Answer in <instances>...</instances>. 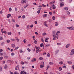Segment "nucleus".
<instances>
[{"mask_svg":"<svg viewBox=\"0 0 74 74\" xmlns=\"http://www.w3.org/2000/svg\"><path fill=\"white\" fill-rule=\"evenodd\" d=\"M74 54V49H73L71 50V52L70 53V55L71 56Z\"/></svg>","mask_w":74,"mask_h":74,"instance_id":"f257e3e1","label":"nucleus"},{"mask_svg":"<svg viewBox=\"0 0 74 74\" xmlns=\"http://www.w3.org/2000/svg\"><path fill=\"white\" fill-rule=\"evenodd\" d=\"M36 58H34L31 61V62H35V61H36Z\"/></svg>","mask_w":74,"mask_h":74,"instance_id":"f03ea898","label":"nucleus"},{"mask_svg":"<svg viewBox=\"0 0 74 74\" xmlns=\"http://www.w3.org/2000/svg\"><path fill=\"white\" fill-rule=\"evenodd\" d=\"M27 74V73L26 72H24L23 71H21L20 73V74Z\"/></svg>","mask_w":74,"mask_h":74,"instance_id":"7ed1b4c3","label":"nucleus"},{"mask_svg":"<svg viewBox=\"0 0 74 74\" xmlns=\"http://www.w3.org/2000/svg\"><path fill=\"white\" fill-rule=\"evenodd\" d=\"M64 3L63 2H62L60 3V7H63L64 6Z\"/></svg>","mask_w":74,"mask_h":74,"instance_id":"20e7f679","label":"nucleus"},{"mask_svg":"<svg viewBox=\"0 0 74 74\" xmlns=\"http://www.w3.org/2000/svg\"><path fill=\"white\" fill-rule=\"evenodd\" d=\"M59 50H57L55 52V55H57L58 53V52H59Z\"/></svg>","mask_w":74,"mask_h":74,"instance_id":"39448f33","label":"nucleus"},{"mask_svg":"<svg viewBox=\"0 0 74 74\" xmlns=\"http://www.w3.org/2000/svg\"><path fill=\"white\" fill-rule=\"evenodd\" d=\"M15 69L16 70H19V66H16L15 67Z\"/></svg>","mask_w":74,"mask_h":74,"instance_id":"423d86ee","label":"nucleus"},{"mask_svg":"<svg viewBox=\"0 0 74 74\" xmlns=\"http://www.w3.org/2000/svg\"><path fill=\"white\" fill-rule=\"evenodd\" d=\"M70 44H67L65 46L66 48H68V47H70Z\"/></svg>","mask_w":74,"mask_h":74,"instance_id":"0eeeda50","label":"nucleus"},{"mask_svg":"<svg viewBox=\"0 0 74 74\" xmlns=\"http://www.w3.org/2000/svg\"><path fill=\"white\" fill-rule=\"evenodd\" d=\"M64 10H66V11H68L69 10V8L67 7H65L64 8Z\"/></svg>","mask_w":74,"mask_h":74,"instance_id":"6e6552de","label":"nucleus"},{"mask_svg":"<svg viewBox=\"0 0 74 74\" xmlns=\"http://www.w3.org/2000/svg\"><path fill=\"white\" fill-rule=\"evenodd\" d=\"M53 9H55L56 8V6H55V5H53Z\"/></svg>","mask_w":74,"mask_h":74,"instance_id":"1a4fd4ad","label":"nucleus"},{"mask_svg":"<svg viewBox=\"0 0 74 74\" xmlns=\"http://www.w3.org/2000/svg\"><path fill=\"white\" fill-rule=\"evenodd\" d=\"M55 1H53L50 2L49 3L50 4H54V3H55Z\"/></svg>","mask_w":74,"mask_h":74,"instance_id":"9d476101","label":"nucleus"},{"mask_svg":"<svg viewBox=\"0 0 74 74\" xmlns=\"http://www.w3.org/2000/svg\"><path fill=\"white\" fill-rule=\"evenodd\" d=\"M26 0L23 1H21L22 3H23V4H24V3H26Z\"/></svg>","mask_w":74,"mask_h":74,"instance_id":"9b49d317","label":"nucleus"},{"mask_svg":"<svg viewBox=\"0 0 74 74\" xmlns=\"http://www.w3.org/2000/svg\"><path fill=\"white\" fill-rule=\"evenodd\" d=\"M70 30H74V27H73V26L71 27Z\"/></svg>","mask_w":74,"mask_h":74,"instance_id":"f8f14e48","label":"nucleus"},{"mask_svg":"<svg viewBox=\"0 0 74 74\" xmlns=\"http://www.w3.org/2000/svg\"><path fill=\"white\" fill-rule=\"evenodd\" d=\"M15 38H16L17 42H19V39L18 38V37H16Z\"/></svg>","mask_w":74,"mask_h":74,"instance_id":"ddd939ff","label":"nucleus"},{"mask_svg":"<svg viewBox=\"0 0 74 74\" xmlns=\"http://www.w3.org/2000/svg\"><path fill=\"white\" fill-rule=\"evenodd\" d=\"M47 14H45L43 16V17L44 18V17H47Z\"/></svg>","mask_w":74,"mask_h":74,"instance_id":"4468645a","label":"nucleus"},{"mask_svg":"<svg viewBox=\"0 0 74 74\" xmlns=\"http://www.w3.org/2000/svg\"><path fill=\"white\" fill-rule=\"evenodd\" d=\"M60 31H58L56 33V35H58V34H60Z\"/></svg>","mask_w":74,"mask_h":74,"instance_id":"2eb2a0df","label":"nucleus"},{"mask_svg":"<svg viewBox=\"0 0 74 74\" xmlns=\"http://www.w3.org/2000/svg\"><path fill=\"white\" fill-rule=\"evenodd\" d=\"M58 25V22H56L55 23V25L56 26H57Z\"/></svg>","mask_w":74,"mask_h":74,"instance_id":"dca6fc26","label":"nucleus"},{"mask_svg":"<svg viewBox=\"0 0 74 74\" xmlns=\"http://www.w3.org/2000/svg\"><path fill=\"white\" fill-rule=\"evenodd\" d=\"M44 67V65H41L40 66V68H42L43 67Z\"/></svg>","mask_w":74,"mask_h":74,"instance_id":"f3484780","label":"nucleus"},{"mask_svg":"<svg viewBox=\"0 0 74 74\" xmlns=\"http://www.w3.org/2000/svg\"><path fill=\"white\" fill-rule=\"evenodd\" d=\"M49 64H50L51 65H53V63L52 62H50L49 63Z\"/></svg>","mask_w":74,"mask_h":74,"instance_id":"a211bd4d","label":"nucleus"},{"mask_svg":"<svg viewBox=\"0 0 74 74\" xmlns=\"http://www.w3.org/2000/svg\"><path fill=\"white\" fill-rule=\"evenodd\" d=\"M11 56H14L15 55V53H12L11 54Z\"/></svg>","mask_w":74,"mask_h":74,"instance_id":"6ab92c4d","label":"nucleus"},{"mask_svg":"<svg viewBox=\"0 0 74 74\" xmlns=\"http://www.w3.org/2000/svg\"><path fill=\"white\" fill-rule=\"evenodd\" d=\"M44 46V44L43 43H41L40 45V47H43Z\"/></svg>","mask_w":74,"mask_h":74,"instance_id":"aec40b11","label":"nucleus"},{"mask_svg":"<svg viewBox=\"0 0 74 74\" xmlns=\"http://www.w3.org/2000/svg\"><path fill=\"white\" fill-rule=\"evenodd\" d=\"M58 70L59 71H61L62 70V67H59V68Z\"/></svg>","mask_w":74,"mask_h":74,"instance_id":"412c9836","label":"nucleus"},{"mask_svg":"<svg viewBox=\"0 0 74 74\" xmlns=\"http://www.w3.org/2000/svg\"><path fill=\"white\" fill-rule=\"evenodd\" d=\"M60 64H63V62L62 61H61V62H59Z\"/></svg>","mask_w":74,"mask_h":74,"instance_id":"4be33fe9","label":"nucleus"},{"mask_svg":"<svg viewBox=\"0 0 74 74\" xmlns=\"http://www.w3.org/2000/svg\"><path fill=\"white\" fill-rule=\"evenodd\" d=\"M11 47H13V48H14L15 47V45L12 44L11 45Z\"/></svg>","mask_w":74,"mask_h":74,"instance_id":"5701e85b","label":"nucleus"},{"mask_svg":"<svg viewBox=\"0 0 74 74\" xmlns=\"http://www.w3.org/2000/svg\"><path fill=\"white\" fill-rule=\"evenodd\" d=\"M27 50L28 51V52H30V51H31V50L29 48H28L27 49Z\"/></svg>","mask_w":74,"mask_h":74,"instance_id":"b1692460","label":"nucleus"},{"mask_svg":"<svg viewBox=\"0 0 74 74\" xmlns=\"http://www.w3.org/2000/svg\"><path fill=\"white\" fill-rule=\"evenodd\" d=\"M19 47L18 46H17L15 48V49H14V50H15V49H18V48H19Z\"/></svg>","mask_w":74,"mask_h":74,"instance_id":"393cba45","label":"nucleus"},{"mask_svg":"<svg viewBox=\"0 0 74 74\" xmlns=\"http://www.w3.org/2000/svg\"><path fill=\"white\" fill-rule=\"evenodd\" d=\"M0 39L1 40H4L3 39V37H2L1 36L0 37Z\"/></svg>","mask_w":74,"mask_h":74,"instance_id":"a878e982","label":"nucleus"},{"mask_svg":"<svg viewBox=\"0 0 74 74\" xmlns=\"http://www.w3.org/2000/svg\"><path fill=\"white\" fill-rule=\"evenodd\" d=\"M41 65H43V66H44V62H42L41 63Z\"/></svg>","mask_w":74,"mask_h":74,"instance_id":"bb28decb","label":"nucleus"},{"mask_svg":"<svg viewBox=\"0 0 74 74\" xmlns=\"http://www.w3.org/2000/svg\"><path fill=\"white\" fill-rule=\"evenodd\" d=\"M3 59V57H0V60H2Z\"/></svg>","mask_w":74,"mask_h":74,"instance_id":"cd10ccee","label":"nucleus"},{"mask_svg":"<svg viewBox=\"0 0 74 74\" xmlns=\"http://www.w3.org/2000/svg\"><path fill=\"white\" fill-rule=\"evenodd\" d=\"M46 34H47L45 32L43 33L42 34V35L43 36H45V35H46Z\"/></svg>","mask_w":74,"mask_h":74,"instance_id":"c85d7f7f","label":"nucleus"},{"mask_svg":"<svg viewBox=\"0 0 74 74\" xmlns=\"http://www.w3.org/2000/svg\"><path fill=\"white\" fill-rule=\"evenodd\" d=\"M67 62L69 64H72V62L71 61H68Z\"/></svg>","mask_w":74,"mask_h":74,"instance_id":"c756f323","label":"nucleus"},{"mask_svg":"<svg viewBox=\"0 0 74 74\" xmlns=\"http://www.w3.org/2000/svg\"><path fill=\"white\" fill-rule=\"evenodd\" d=\"M66 28H67V29H69V30H70L71 29V27H66Z\"/></svg>","mask_w":74,"mask_h":74,"instance_id":"7c9ffc66","label":"nucleus"},{"mask_svg":"<svg viewBox=\"0 0 74 74\" xmlns=\"http://www.w3.org/2000/svg\"><path fill=\"white\" fill-rule=\"evenodd\" d=\"M2 67L1 66H0V71H2Z\"/></svg>","mask_w":74,"mask_h":74,"instance_id":"2f4dec72","label":"nucleus"},{"mask_svg":"<svg viewBox=\"0 0 74 74\" xmlns=\"http://www.w3.org/2000/svg\"><path fill=\"white\" fill-rule=\"evenodd\" d=\"M11 34H12V33L11 32H8V35H11Z\"/></svg>","mask_w":74,"mask_h":74,"instance_id":"473e14b6","label":"nucleus"},{"mask_svg":"<svg viewBox=\"0 0 74 74\" xmlns=\"http://www.w3.org/2000/svg\"><path fill=\"white\" fill-rule=\"evenodd\" d=\"M50 45L49 44H47V45H45V46L47 47H49Z\"/></svg>","mask_w":74,"mask_h":74,"instance_id":"72a5a7b5","label":"nucleus"},{"mask_svg":"<svg viewBox=\"0 0 74 74\" xmlns=\"http://www.w3.org/2000/svg\"><path fill=\"white\" fill-rule=\"evenodd\" d=\"M23 42L24 43H26V39H24L23 40Z\"/></svg>","mask_w":74,"mask_h":74,"instance_id":"f704fd0d","label":"nucleus"},{"mask_svg":"<svg viewBox=\"0 0 74 74\" xmlns=\"http://www.w3.org/2000/svg\"><path fill=\"white\" fill-rule=\"evenodd\" d=\"M5 58L6 59H8V58H9V56H5Z\"/></svg>","mask_w":74,"mask_h":74,"instance_id":"c9c22d12","label":"nucleus"},{"mask_svg":"<svg viewBox=\"0 0 74 74\" xmlns=\"http://www.w3.org/2000/svg\"><path fill=\"white\" fill-rule=\"evenodd\" d=\"M47 56H48V57H49H49H50V54H49V53L47 54Z\"/></svg>","mask_w":74,"mask_h":74,"instance_id":"e433bc0d","label":"nucleus"},{"mask_svg":"<svg viewBox=\"0 0 74 74\" xmlns=\"http://www.w3.org/2000/svg\"><path fill=\"white\" fill-rule=\"evenodd\" d=\"M7 42H8V43H10V40H7Z\"/></svg>","mask_w":74,"mask_h":74,"instance_id":"4c0bfd02","label":"nucleus"},{"mask_svg":"<svg viewBox=\"0 0 74 74\" xmlns=\"http://www.w3.org/2000/svg\"><path fill=\"white\" fill-rule=\"evenodd\" d=\"M37 13H38V14H40V10H38L37 11Z\"/></svg>","mask_w":74,"mask_h":74,"instance_id":"58836bf2","label":"nucleus"},{"mask_svg":"<svg viewBox=\"0 0 74 74\" xmlns=\"http://www.w3.org/2000/svg\"><path fill=\"white\" fill-rule=\"evenodd\" d=\"M10 63H14V62H13V61L11 60H10Z\"/></svg>","mask_w":74,"mask_h":74,"instance_id":"ea45409f","label":"nucleus"},{"mask_svg":"<svg viewBox=\"0 0 74 74\" xmlns=\"http://www.w3.org/2000/svg\"><path fill=\"white\" fill-rule=\"evenodd\" d=\"M52 19L53 20H55V16H53L52 17Z\"/></svg>","mask_w":74,"mask_h":74,"instance_id":"a19ab883","label":"nucleus"},{"mask_svg":"<svg viewBox=\"0 0 74 74\" xmlns=\"http://www.w3.org/2000/svg\"><path fill=\"white\" fill-rule=\"evenodd\" d=\"M5 44V43L4 42H3L2 43H1V44L2 45H3V44Z\"/></svg>","mask_w":74,"mask_h":74,"instance_id":"79ce46f5","label":"nucleus"},{"mask_svg":"<svg viewBox=\"0 0 74 74\" xmlns=\"http://www.w3.org/2000/svg\"><path fill=\"white\" fill-rule=\"evenodd\" d=\"M39 59L40 60H42L43 59L42 57H40Z\"/></svg>","mask_w":74,"mask_h":74,"instance_id":"37998d69","label":"nucleus"},{"mask_svg":"<svg viewBox=\"0 0 74 74\" xmlns=\"http://www.w3.org/2000/svg\"><path fill=\"white\" fill-rule=\"evenodd\" d=\"M5 69H7V65H5L4 67Z\"/></svg>","mask_w":74,"mask_h":74,"instance_id":"c03bdc74","label":"nucleus"},{"mask_svg":"<svg viewBox=\"0 0 74 74\" xmlns=\"http://www.w3.org/2000/svg\"><path fill=\"white\" fill-rule=\"evenodd\" d=\"M1 31L2 33L3 34V32H4V31H3V29H1Z\"/></svg>","mask_w":74,"mask_h":74,"instance_id":"a18cd8bd","label":"nucleus"},{"mask_svg":"<svg viewBox=\"0 0 74 74\" xmlns=\"http://www.w3.org/2000/svg\"><path fill=\"white\" fill-rule=\"evenodd\" d=\"M16 27H19V25L18 24H16Z\"/></svg>","mask_w":74,"mask_h":74,"instance_id":"49530a36","label":"nucleus"},{"mask_svg":"<svg viewBox=\"0 0 74 74\" xmlns=\"http://www.w3.org/2000/svg\"><path fill=\"white\" fill-rule=\"evenodd\" d=\"M12 11V9H11V8H9V11L10 12H11V11Z\"/></svg>","mask_w":74,"mask_h":74,"instance_id":"de8ad7c7","label":"nucleus"},{"mask_svg":"<svg viewBox=\"0 0 74 74\" xmlns=\"http://www.w3.org/2000/svg\"><path fill=\"white\" fill-rule=\"evenodd\" d=\"M42 5L43 7H46V5H45L42 4Z\"/></svg>","mask_w":74,"mask_h":74,"instance_id":"09e8293b","label":"nucleus"},{"mask_svg":"<svg viewBox=\"0 0 74 74\" xmlns=\"http://www.w3.org/2000/svg\"><path fill=\"white\" fill-rule=\"evenodd\" d=\"M57 45H61V43H57Z\"/></svg>","mask_w":74,"mask_h":74,"instance_id":"8fccbe9b","label":"nucleus"},{"mask_svg":"<svg viewBox=\"0 0 74 74\" xmlns=\"http://www.w3.org/2000/svg\"><path fill=\"white\" fill-rule=\"evenodd\" d=\"M20 53H23V51H22V50L21 49L20 50Z\"/></svg>","mask_w":74,"mask_h":74,"instance_id":"3c124183","label":"nucleus"},{"mask_svg":"<svg viewBox=\"0 0 74 74\" xmlns=\"http://www.w3.org/2000/svg\"><path fill=\"white\" fill-rule=\"evenodd\" d=\"M3 49H0V53H1L2 52H3Z\"/></svg>","mask_w":74,"mask_h":74,"instance_id":"603ef678","label":"nucleus"},{"mask_svg":"<svg viewBox=\"0 0 74 74\" xmlns=\"http://www.w3.org/2000/svg\"><path fill=\"white\" fill-rule=\"evenodd\" d=\"M14 74H19L18 73V72H15L14 73Z\"/></svg>","mask_w":74,"mask_h":74,"instance_id":"864d4df0","label":"nucleus"},{"mask_svg":"<svg viewBox=\"0 0 74 74\" xmlns=\"http://www.w3.org/2000/svg\"><path fill=\"white\" fill-rule=\"evenodd\" d=\"M10 74H14V73L13 72H12L11 71L10 72Z\"/></svg>","mask_w":74,"mask_h":74,"instance_id":"5fc2aeb1","label":"nucleus"},{"mask_svg":"<svg viewBox=\"0 0 74 74\" xmlns=\"http://www.w3.org/2000/svg\"><path fill=\"white\" fill-rule=\"evenodd\" d=\"M25 63V64H28L29 63V62H26V61H25L24 62Z\"/></svg>","mask_w":74,"mask_h":74,"instance_id":"6e6d98bb","label":"nucleus"},{"mask_svg":"<svg viewBox=\"0 0 74 74\" xmlns=\"http://www.w3.org/2000/svg\"><path fill=\"white\" fill-rule=\"evenodd\" d=\"M44 25L47 24V21H45L44 23Z\"/></svg>","mask_w":74,"mask_h":74,"instance_id":"4d7b16f0","label":"nucleus"},{"mask_svg":"<svg viewBox=\"0 0 74 74\" xmlns=\"http://www.w3.org/2000/svg\"><path fill=\"white\" fill-rule=\"evenodd\" d=\"M11 40H12V41H15V39L13 38L11 39Z\"/></svg>","mask_w":74,"mask_h":74,"instance_id":"13d9d810","label":"nucleus"},{"mask_svg":"<svg viewBox=\"0 0 74 74\" xmlns=\"http://www.w3.org/2000/svg\"><path fill=\"white\" fill-rule=\"evenodd\" d=\"M34 43L35 44H37V41H36V40H35L34 42Z\"/></svg>","mask_w":74,"mask_h":74,"instance_id":"bf43d9fd","label":"nucleus"},{"mask_svg":"<svg viewBox=\"0 0 74 74\" xmlns=\"http://www.w3.org/2000/svg\"><path fill=\"white\" fill-rule=\"evenodd\" d=\"M3 33H5V34H6L7 33V32H6V31H3Z\"/></svg>","mask_w":74,"mask_h":74,"instance_id":"052dcab7","label":"nucleus"},{"mask_svg":"<svg viewBox=\"0 0 74 74\" xmlns=\"http://www.w3.org/2000/svg\"><path fill=\"white\" fill-rule=\"evenodd\" d=\"M22 17H23V19H24V18H25V15H23V16H22Z\"/></svg>","mask_w":74,"mask_h":74,"instance_id":"680f3d73","label":"nucleus"},{"mask_svg":"<svg viewBox=\"0 0 74 74\" xmlns=\"http://www.w3.org/2000/svg\"><path fill=\"white\" fill-rule=\"evenodd\" d=\"M21 63L22 64H24V62H21Z\"/></svg>","mask_w":74,"mask_h":74,"instance_id":"e2e57ef3","label":"nucleus"},{"mask_svg":"<svg viewBox=\"0 0 74 74\" xmlns=\"http://www.w3.org/2000/svg\"><path fill=\"white\" fill-rule=\"evenodd\" d=\"M30 27L31 28L33 27V24L31 25H30Z\"/></svg>","mask_w":74,"mask_h":74,"instance_id":"0e129e2a","label":"nucleus"},{"mask_svg":"<svg viewBox=\"0 0 74 74\" xmlns=\"http://www.w3.org/2000/svg\"><path fill=\"white\" fill-rule=\"evenodd\" d=\"M50 10H52V7H50L49 8Z\"/></svg>","mask_w":74,"mask_h":74,"instance_id":"69168bd1","label":"nucleus"},{"mask_svg":"<svg viewBox=\"0 0 74 74\" xmlns=\"http://www.w3.org/2000/svg\"><path fill=\"white\" fill-rule=\"evenodd\" d=\"M67 14H68V15H69V14H70V12H69V11H67Z\"/></svg>","mask_w":74,"mask_h":74,"instance_id":"338daca9","label":"nucleus"},{"mask_svg":"<svg viewBox=\"0 0 74 74\" xmlns=\"http://www.w3.org/2000/svg\"><path fill=\"white\" fill-rule=\"evenodd\" d=\"M72 68H73V69L74 70V65H72Z\"/></svg>","mask_w":74,"mask_h":74,"instance_id":"774afa93","label":"nucleus"}]
</instances>
